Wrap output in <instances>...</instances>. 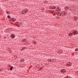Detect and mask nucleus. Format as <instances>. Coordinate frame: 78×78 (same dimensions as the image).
Instances as JSON below:
<instances>
[{"label":"nucleus","mask_w":78,"mask_h":78,"mask_svg":"<svg viewBox=\"0 0 78 78\" xmlns=\"http://www.w3.org/2000/svg\"><path fill=\"white\" fill-rule=\"evenodd\" d=\"M77 31L76 30H75L73 32V34L74 35H76V34H77Z\"/></svg>","instance_id":"nucleus-1"},{"label":"nucleus","mask_w":78,"mask_h":78,"mask_svg":"<svg viewBox=\"0 0 78 78\" xmlns=\"http://www.w3.org/2000/svg\"><path fill=\"white\" fill-rule=\"evenodd\" d=\"M64 8L65 9H66V10H68V9H69V7L66 6L64 7Z\"/></svg>","instance_id":"nucleus-2"},{"label":"nucleus","mask_w":78,"mask_h":78,"mask_svg":"<svg viewBox=\"0 0 78 78\" xmlns=\"http://www.w3.org/2000/svg\"><path fill=\"white\" fill-rule=\"evenodd\" d=\"M61 72H62L63 73L66 72V70L65 69H61Z\"/></svg>","instance_id":"nucleus-3"},{"label":"nucleus","mask_w":78,"mask_h":78,"mask_svg":"<svg viewBox=\"0 0 78 78\" xmlns=\"http://www.w3.org/2000/svg\"><path fill=\"white\" fill-rule=\"evenodd\" d=\"M12 38H14L15 37V35L14 34H12L11 36Z\"/></svg>","instance_id":"nucleus-4"},{"label":"nucleus","mask_w":78,"mask_h":78,"mask_svg":"<svg viewBox=\"0 0 78 78\" xmlns=\"http://www.w3.org/2000/svg\"><path fill=\"white\" fill-rule=\"evenodd\" d=\"M71 64H72V63L69 62V64H67V66H71Z\"/></svg>","instance_id":"nucleus-5"},{"label":"nucleus","mask_w":78,"mask_h":78,"mask_svg":"<svg viewBox=\"0 0 78 78\" xmlns=\"http://www.w3.org/2000/svg\"><path fill=\"white\" fill-rule=\"evenodd\" d=\"M11 58H15V56L13 55H11Z\"/></svg>","instance_id":"nucleus-6"},{"label":"nucleus","mask_w":78,"mask_h":78,"mask_svg":"<svg viewBox=\"0 0 78 78\" xmlns=\"http://www.w3.org/2000/svg\"><path fill=\"white\" fill-rule=\"evenodd\" d=\"M69 36H73V34L72 33H70L69 34Z\"/></svg>","instance_id":"nucleus-7"},{"label":"nucleus","mask_w":78,"mask_h":78,"mask_svg":"<svg viewBox=\"0 0 78 78\" xmlns=\"http://www.w3.org/2000/svg\"><path fill=\"white\" fill-rule=\"evenodd\" d=\"M12 69H13L14 67H13V66H12L10 67V70H12Z\"/></svg>","instance_id":"nucleus-8"},{"label":"nucleus","mask_w":78,"mask_h":78,"mask_svg":"<svg viewBox=\"0 0 78 78\" xmlns=\"http://www.w3.org/2000/svg\"><path fill=\"white\" fill-rule=\"evenodd\" d=\"M48 62H53V61H52L51 60L49 59H48Z\"/></svg>","instance_id":"nucleus-9"},{"label":"nucleus","mask_w":78,"mask_h":78,"mask_svg":"<svg viewBox=\"0 0 78 78\" xmlns=\"http://www.w3.org/2000/svg\"><path fill=\"white\" fill-rule=\"evenodd\" d=\"M27 41V40L24 39L22 41V42H25Z\"/></svg>","instance_id":"nucleus-10"},{"label":"nucleus","mask_w":78,"mask_h":78,"mask_svg":"<svg viewBox=\"0 0 78 78\" xmlns=\"http://www.w3.org/2000/svg\"><path fill=\"white\" fill-rule=\"evenodd\" d=\"M59 12H57L56 13V14H57V15L58 16H59Z\"/></svg>","instance_id":"nucleus-11"},{"label":"nucleus","mask_w":78,"mask_h":78,"mask_svg":"<svg viewBox=\"0 0 78 78\" xmlns=\"http://www.w3.org/2000/svg\"><path fill=\"white\" fill-rule=\"evenodd\" d=\"M22 48L23 50H25V49H26V48H27L25 47H24L23 48Z\"/></svg>","instance_id":"nucleus-12"},{"label":"nucleus","mask_w":78,"mask_h":78,"mask_svg":"<svg viewBox=\"0 0 78 78\" xmlns=\"http://www.w3.org/2000/svg\"><path fill=\"white\" fill-rule=\"evenodd\" d=\"M52 9H56V7L52 6Z\"/></svg>","instance_id":"nucleus-13"},{"label":"nucleus","mask_w":78,"mask_h":78,"mask_svg":"<svg viewBox=\"0 0 78 78\" xmlns=\"http://www.w3.org/2000/svg\"><path fill=\"white\" fill-rule=\"evenodd\" d=\"M25 11H26V12H28V9H25Z\"/></svg>","instance_id":"nucleus-14"},{"label":"nucleus","mask_w":78,"mask_h":78,"mask_svg":"<svg viewBox=\"0 0 78 78\" xmlns=\"http://www.w3.org/2000/svg\"><path fill=\"white\" fill-rule=\"evenodd\" d=\"M75 50V51H78V48H76Z\"/></svg>","instance_id":"nucleus-15"},{"label":"nucleus","mask_w":78,"mask_h":78,"mask_svg":"<svg viewBox=\"0 0 78 78\" xmlns=\"http://www.w3.org/2000/svg\"><path fill=\"white\" fill-rule=\"evenodd\" d=\"M12 19H11V20H15H15H16V18H12Z\"/></svg>","instance_id":"nucleus-16"},{"label":"nucleus","mask_w":78,"mask_h":78,"mask_svg":"<svg viewBox=\"0 0 78 78\" xmlns=\"http://www.w3.org/2000/svg\"><path fill=\"white\" fill-rule=\"evenodd\" d=\"M21 61H23V62H24L25 61V60L24 59H22Z\"/></svg>","instance_id":"nucleus-17"},{"label":"nucleus","mask_w":78,"mask_h":78,"mask_svg":"<svg viewBox=\"0 0 78 78\" xmlns=\"http://www.w3.org/2000/svg\"><path fill=\"white\" fill-rule=\"evenodd\" d=\"M52 8H53V6H51L50 7H49L50 9H52Z\"/></svg>","instance_id":"nucleus-18"},{"label":"nucleus","mask_w":78,"mask_h":78,"mask_svg":"<svg viewBox=\"0 0 78 78\" xmlns=\"http://www.w3.org/2000/svg\"><path fill=\"white\" fill-rule=\"evenodd\" d=\"M8 18H9V19H10V16L9 15H8L7 16Z\"/></svg>","instance_id":"nucleus-19"},{"label":"nucleus","mask_w":78,"mask_h":78,"mask_svg":"<svg viewBox=\"0 0 78 78\" xmlns=\"http://www.w3.org/2000/svg\"><path fill=\"white\" fill-rule=\"evenodd\" d=\"M64 15H65V14H67V12H64Z\"/></svg>","instance_id":"nucleus-20"},{"label":"nucleus","mask_w":78,"mask_h":78,"mask_svg":"<svg viewBox=\"0 0 78 78\" xmlns=\"http://www.w3.org/2000/svg\"><path fill=\"white\" fill-rule=\"evenodd\" d=\"M43 68V66H42V67H40V69L41 70H42V68Z\"/></svg>","instance_id":"nucleus-21"},{"label":"nucleus","mask_w":78,"mask_h":78,"mask_svg":"<svg viewBox=\"0 0 78 78\" xmlns=\"http://www.w3.org/2000/svg\"><path fill=\"white\" fill-rule=\"evenodd\" d=\"M59 16H61V13H60V12H59Z\"/></svg>","instance_id":"nucleus-22"},{"label":"nucleus","mask_w":78,"mask_h":78,"mask_svg":"<svg viewBox=\"0 0 78 78\" xmlns=\"http://www.w3.org/2000/svg\"><path fill=\"white\" fill-rule=\"evenodd\" d=\"M6 13H7V14H9V12L7 11V12H6Z\"/></svg>","instance_id":"nucleus-23"},{"label":"nucleus","mask_w":78,"mask_h":78,"mask_svg":"<svg viewBox=\"0 0 78 78\" xmlns=\"http://www.w3.org/2000/svg\"><path fill=\"white\" fill-rule=\"evenodd\" d=\"M33 44H36V43L35 42H33Z\"/></svg>","instance_id":"nucleus-24"},{"label":"nucleus","mask_w":78,"mask_h":78,"mask_svg":"<svg viewBox=\"0 0 78 78\" xmlns=\"http://www.w3.org/2000/svg\"><path fill=\"white\" fill-rule=\"evenodd\" d=\"M15 20H12V21H13V22H15Z\"/></svg>","instance_id":"nucleus-25"},{"label":"nucleus","mask_w":78,"mask_h":78,"mask_svg":"<svg viewBox=\"0 0 78 78\" xmlns=\"http://www.w3.org/2000/svg\"><path fill=\"white\" fill-rule=\"evenodd\" d=\"M20 24H22V22H20Z\"/></svg>","instance_id":"nucleus-26"},{"label":"nucleus","mask_w":78,"mask_h":78,"mask_svg":"<svg viewBox=\"0 0 78 78\" xmlns=\"http://www.w3.org/2000/svg\"><path fill=\"white\" fill-rule=\"evenodd\" d=\"M20 61H21V62H23V61H21V60H20Z\"/></svg>","instance_id":"nucleus-27"},{"label":"nucleus","mask_w":78,"mask_h":78,"mask_svg":"<svg viewBox=\"0 0 78 78\" xmlns=\"http://www.w3.org/2000/svg\"><path fill=\"white\" fill-rule=\"evenodd\" d=\"M16 23H19V22H18V21H17V22H16Z\"/></svg>","instance_id":"nucleus-28"},{"label":"nucleus","mask_w":78,"mask_h":78,"mask_svg":"<svg viewBox=\"0 0 78 78\" xmlns=\"http://www.w3.org/2000/svg\"><path fill=\"white\" fill-rule=\"evenodd\" d=\"M23 50V49H21V51H22V50Z\"/></svg>","instance_id":"nucleus-29"},{"label":"nucleus","mask_w":78,"mask_h":78,"mask_svg":"<svg viewBox=\"0 0 78 78\" xmlns=\"http://www.w3.org/2000/svg\"><path fill=\"white\" fill-rule=\"evenodd\" d=\"M4 37H4H5V38H6V37Z\"/></svg>","instance_id":"nucleus-30"},{"label":"nucleus","mask_w":78,"mask_h":78,"mask_svg":"<svg viewBox=\"0 0 78 78\" xmlns=\"http://www.w3.org/2000/svg\"><path fill=\"white\" fill-rule=\"evenodd\" d=\"M56 11H58V9H56Z\"/></svg>","instance_id":"nucleus-31"},{"label":"nucleus","mask_w":78,"mask_h":78,"mask_svg":"<svg viewBox=\"0 0 78 78\" xmlns=\"http://www.w3.org/2000/svg\"><path fill=\"white\" fill-rule=\"evenodd\" d=\"M1 70H2L1 69H0V71H1Z\"/></svg>","instance_id":"nucleus-32"},{"label":"nucleus","mask_w":78,"mask_h":78,"mask_svg":"<svg viewBox=\"0 0 78 78\" xmlns=\"http://www.w3.org/2000/svg\"><path fill=\"white\" fill-rule=\"evenodd\" d=\"M1 37L0 36V38H1Z\"/></svg>","instance_id":"nucleus-33"},{"label":"nucleus","mask_w":78,"mask_h":78,"mask_svg":"<svg viewBox=\"0 0 78 78\" xmlns=\"http://www.w3.org/2000/svg\"><path fill=\"white\" fill-rule=\"evenodd\" d=\"M43 10H44V9H43Z\"/></svg>","instance_id":"nucleus-34"},{"label":"nucleus","mask_w":78,"mask_h":78,"mask_svg":"<svg viewBox=\"0 0 78 78\" xmlns=\"http://www.w3.org/2000/svg\"><path fill=\"white\" fill-rule=\"evenodd\" d=\"M22 13L23 14V12H22Z\"/></svg>","instance_id":"nucleus-35"},{"label":"nucleus","mask_w":78,"mask_h":78,"mask_svg":"<svg viewBox=\"0 0 78 78\" xmlns=\"http://www.w3.org/2000/svg\"><path fill=\"white\" fill-rule=\"evenodd\" d=\"M9 67H10V66H9Z\"/></svg>","instance_id":"nucleus-36"},{"label":"nucleus","mask_w":78,"mask_h":78,"mask_svg":"<svg viewBox=\"0 0 78 78\" xmlns=\"http://www.w3.org/2000/svg\"><path fill=\"white\" fill-rule=\"evenodd\" d=\"M58 10H59V9H58Z\"/></svg>","instance_id":"nucleus-37"},{"label":"nucleus","mask_w":78,"mask_h":78,"mask_svg":"<svg viewBox=\"0 0 78 78\" xmlns=\"http://www.w3.org/2000/svg\"><path fill=\"white\" fill-rule=\"evenodd\" d=\"M74 20H75V19H74Z\"/></svg>","instance_id":"nucleus-38"},{"label":"nucleus","mask_w":78,"mask_h":78,"mask_svg":"<svg viewBox=\"0 0 78 78\" xmlns=\"http://www.w3.org/2000/svg\"><path fill=\"white\" fill-rule=\"evenodd\" d=\"M57 9H58V8H57Z\"/></svg>","instance_id":"nucleus-39"},{"label":"nucleus","mask_w":78,"mask_h":78,"mask_svg":"<svg viewBox=\"0 0 78 78\" xmlns=\"http://www.w3.org/2000/svg\"><path fill=\"white\" fill-rule=\"evenodd\" d=\"M6 0H5V1H6Z\"/></svg>","instance_id":"nucleus-40"}]
</instances>
